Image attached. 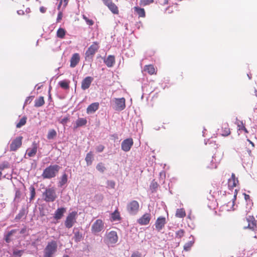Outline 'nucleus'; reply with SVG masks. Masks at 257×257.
I'll return each instance as SVG.
<instances>
[{
  "label": "nucleus",
  "instance_id": "f257e3e1",
  "mask_svg": "<svg viewBox=\"0 0 257 257\" xmlns=\"http://www.w3.org/2000/svg\"><path fill=\"white\" fill-rule=\"evenodd\" d=\"M60 169V167L57 165H50L46 168L42 174L43 179H51L55 177Z\"/></svg>",
  "mask_w": 257,
  "mask_h": 257
},
{
  "label": "nucleus",
  "instance_id": "f03ea898",
  "mask_svg": "<svg viewBox=\"0 0 257 257\" xmlns=\"http://www.w3.org/2000/svg\"><path fill=\"white\" fill-rule=\"evenodd\" d=\"M42 197L46 202H54L57 198L55 189L54 187L47 188L43 192Z\"/></svg>",
  "mask_w": 257,
  "mask_h": 257
},
{
  "label": "nucleus",
  "instance_id": "7ed1b4c3",
  "mask_svg": "<svg viewBox=\"0 0 257 257\" xmlns=\"http://www.w3.org/2000/svg\"><path fill=\"white\" fill-rule=\"evenodd\" d=\"M57 250V243L56 241L49 242L44 250L43 257H53Z\"/></svg>",
  "mask_w": 257,
  "mask_h": 257
},
{
  "label": "nucleus",
  "instance_id": "20e7f679",
  "mask_svg": "<svg viewBox=\"0 0 257 257\" xmlns=\"http://www.w3.org/2000/svg\"><path fill=\"white\" fill-rule=\"evenodd\" d=\"M118 237L116 232L115 231H110L106 233L104 241L106 244L111 245L115 244L118 241Z\"/></svg>",
  "mask_w": 257,
  "mask_h": 257
},
{
  "label": "nucleus",
  "instance_id": "39448f33",
  "mask_svg": "<svg viewBox=\"0 0 257 257\" xmlns=\"http://www.w3.org/2000/svg\"><path fill=\"white\" fill-rule=\"evenodd\" d=\"M104 229V222L100 219L96 220L92 224L91 228L92 233L97 234Z\"/></svg>",
  "mask_w": 257,
  "mask_h": 257
},
{
  "label": "nucleus",
  "instance_id": "423d86ee",
  "mask_svg": "<svg viewBox=\"0 0 257 257\" xmlns=\"http://www.w3.org/2000/svg\"><path fill=\"white\" fill-rule=\"evenodd\" d=\"M99 48V43L97 42H93L92 44L88 48L85 53V59H92L95 53Z\"/></svg>",
  "mask_w": 257,
  "mask_h": 257
},
{
  "label": "nucleus",
  "instance_id": "0eeeda50",
  "mask_svg": "<svg viewBox=\"0 0 257 257\" xmlns=\"http://www.w3.org/2000/svg\"><path fill=\"white\" fill-rule=\"evenodd\" d=\"M140 205L136 200H132L126 206L128 213L132 215L136 214L139 210Z\"/></svg>",
  "mask_w": 257,
  "mask_h": 257
},
{
  "label": "nucleus",
  "instance_id": "6e6552de",
  "mask_svg": "<svg viewBox=\"0 0 257 257\" xmlns=\"http://www.w3.org/2000/svg\"><path fill=\"white\" fill-rule=\"evenodd\" d=\"M77 215L76 211H72L67 215L65 221V225L67 228H70L73 226L76 222Z\"/></svg>",
  "mask_w": 257,
  "mask_h": 257
},
{
  "label": "nucleus",
  "instance_id": "1a4fd4ad",
  "mask_svg": "<svg viewBox=\"0 0 257 257\" xmlns=\"http://www.w3.org/2000/svg\"><path fill=\"white\" fill-rule=\"evenodd\" d=\"M23 137L19 136L16 138L10 145V151H16L22 145Z\"/></svg>",
  "mask_w": 257,
  "mask_h": 257
},
{
  "label": "nucleus",
  "instance_id": "9d476101",
  "mask_svg": "<svg viewBox=\"0 0 257 257\" xmlns=\"http://www.w3.org/2000/svg\"><path fill=\"white\" fill-rule=\"evenodd\" d=\"M114 109L117 111H121L125 108V99L124 97L120 98H114Z\"/></svg>",
  "mask_w": 257,
  "mask_h": 257
},
{
  "label": "nucleus",
  "instance_id": "9b49d317",
  "mask_svg": "<svg viewBox=\"0 0 257 257\" xmlns=\"http://www.w3.org/2000/svg\"><path fill=\"white\" fill-rule=\"evenodd\" d=\"M237 194V191L236 189L234 190V194L233 196L231 195H226L225 196L226 202V206L228 207V210L232 209L234 205L235 201L236 199V196Z\"/></svg>",
  "mask_w": 257,
  "mask_h": 257
},
{
  "label": "nucleus",
  "instance_id": "f8f14e48",
  "mask_svg": "<svg viewBox=\"0 0 257 257\" xmlns=\"http://www.w3.org/2000/svg\"><path fill=\"white\" fill-rule=\"evenodd\" d=\"M134 145V141L132 138H127L124 140L121 144V149L125 152H128Z\"/></svg>",
  "mask_w": 257,
  "mask_h": 257
},
{
  "label": "nucleus",
  "instance_id": "ddd939ff",
  "mask_svg": "<svg viewBox=\"0 0 257 257\" xmlns=\"http://www.w3.org/2000/svg\"><path fill=\"white\" fill-rule=\"evenodd\" d=\"M166 223L165 217L160 216L158 217L155 223L156 229L160 232L164 227Z\"/></svg>",
  "mask_w": 257,
  "mask_h": 257
},
{
  "label": "nucleus",
  "instance_id": "4468645a",
  "mask_svg": "<svg viewBox=\"0 0 257 257\" xmlns=\"http://www.w3.org/2000/svg\"><path fill=\"white\" fill-rule=\"evenodd\" d=\"M151 219V214L150 213H146L139 219L138 223L141 225H146L149 224Z\"/></svg>",
  "mask_w": 257,
  "mask_h": 257
},
{
  "label": "nucleus",
  "instance_id": "2eb2a0df",
  "mask_svg": "<svg viewBox=\"0 0 257 257\" xmlns=\"http://www.w3.org/2000/svg\"><path fill=\"white\" fill-rule=\"evenodd\" d=\"M93 80V77L91 76L86 77L81 82V89L85 90L89 88Z\"/></svg>",
  "mask_w": 257,
  "mask_h": 257
},
{
  "label": "nucleus",
  "instance_id": "dca6fc26",
  "mask_svg": "<svg viewBox=\"0 0 257 257\" xmlns=\"http://www.w3.org/2000/svg\"><path fill=\"white\" fill-rule=\"evenodd\" d=\"M239 183L238 178L234 173H232L231 178L228 180V187L229 189H233Z\"/></svg>",
  "mask_w": 257,
  "mask_h": 257
},
{
  "label": "nucleus",
  "instance_id": "f3484780",
  "mask_svg": "<svg viewBox=\"0 0 257 257\" xmlns=\"http://www.w3.org/2000/svg\"><path fill=\"white\" fill-rule=\"evenodd\" d=\"M246 221L248 222V225L247 227H244V228H249L252 230H254L256 227V220L253 216H248L246 218Z\"/></svg>",
  "mask_w": 257,
  "mask_h": 257
},
{
  "label": "nucleus",
  "instance_id": "a211bd4d",
  "mask_svg": "<svg viewBox=\"0 0 257 257\" xmlns=\"http://www.w3.org/2000/svg\"><path fill=\"white\" fill-rule=\"evenodd\" d=\"M247 141L249 143V145L247 146L246 144H245V147L242 149L243 150V152H246L249 156L252 157V150L254 149L255 147L254 144L249 139H247Z\"/></svg>",
  "mask_w": 257,
  "mask_h": 257
},
{
  "label": "nucleus",
  "instance_id": "6ab92c4d",
  "mask_svg": "<svg viewBox=\"0 0 257 257\" xmlns=\"http://www.w3.org/2000/svg\"><path fill=\"white\" fill-rule=\"evenodd\" d=\"M80 57L78 53H76L73 54L70 59V67H75L78 64V63L80 61Z\"/></svg>",
  "mask_w": 257,
  "mask_h": 257
},
{
  "label": "nucleus",
  "instance_id": "aec40b11",
  "mask_svg": "<svg viewBox=\"0 0 257 257\" xmlns=\"http://www.w3.org/2000/svg\"><path fill=\"white\" fill-rule=\"evenodd\" d=\"M230 133L228 124L227 123H223L220 130V135L223 137H227L230 134Z\"/></svg>",
  "mask_w": 257,
  "mask_h": 257
},
{
  "label": "nucleus",
  "instance_id": "412c9836",
  "mask_svg": "<svg viewBox=\"0 0 257 257\" xmlns=\"http://www.w3.org/2000/svg\"><path fill=\"white\" fill-rule=\"evenodd\" d=\"M38 145L33 143L32 144V147L31 148H29L27 150V154L29 157H34L37 152L38 150Z\"/></svg>",
  "mask_w": 257,
  "mask_h": 257
},
{
  "label": "nucleus",
  "instance_id": "4be33fe9",
  "mask_svg": "<svg viewBox=\"0 0 257 257\" xmlns=\"http://www.w3.org/2000/svg\"><path fill=\"white\" fill-rule=\"evenodd\" d=\"M66 211V209L65 208L62 207L58 208L55 212L54 218L56 220L60 219Z\"/></svg>",
  "mask_w": 257,
  "mask_h": 257
},
{
  "label": "nucleus",
  "instance_id": "5701e85b",
  "mask_svg": "<svg viewBox=\"0 0 257 257\" xmlns=\"http://www.w3.org/2000/svg\"><path fill=\"white\" fill-rule=\"evenodd\" d=\"M99 103L98 102H94L90 104L86 109V112L88 114H90L95 112L99 108Z\"/></svg>",
  "mask_w": 257,
  "mask_h": 257
},
{
  "label": "nucleus",
  "instance_id": "b1692460",
  "mask_svg": "<svg viewBox=\"0 0 257 257\" xmlns=\"http://www.w3.org/2000/svg\"><path fill=\"white\" fill-rule=\"evenodd\" d=\"M144 71L147 72L149 74L152 75L156 74L157 69L153 65H147L144 66Z\"/></svg>",
  "mask_w": 257,
  "mask_h": 257
},
{
  "label": "nucleus",
  "instance_id": "393cba45",
  "mask_svg": "<svg viewBox=\"0 0 257 257\" xmlns=\"http://www.w3.org/2000/svg\"><path fill=\"white\" fill-rule=\"evenodd\" d=\"M134 9L139 18H145L146 17V12L144 8L136 6L134 8Z\"/></svg>",
  "mask_w": 257,
  "mask_h": 257
},
{
  "label": "nucleus",
  "instance_id": "a878e982",
  "mask_svg": "<svg viewBox=\"0 0 257 257\" xmlns=\"http://www.w3.org/2000/svg\"><path fill=\"white\" fill-rule=\"evenodd\" d=\"M104 63L108 67H111L115 63V58L112 55H109L104 60Z\"/></svg>",
  "mask_w": 257,
  "mask_h": 257
},
{
  "label": "nucleus",
  "instance_id": "bb28decb",
  "mask_svg": "<svg viewBox=\"0 0 257 257\" xmlns=\"http://www.w3.org/2000/svg\"><path fill=\"white\" fill-rule=\"evenodd\" d=\"M93 160V155L91 151L89 152L86 154L85 160L86 162L87 165H91L92 163Z\"/></svg>",
  "mask_w": 257,
  "mask_h": 257
},
{
  "label": "nucleus",
  "instance_id": "cd10ccee",
  "mask_svg": "<svg viewBox=\"0 0 257 257\" xmlns=\"http://www.w3.org/2000/svg\"><path fill=\"white\" fill-rule=\"evenodd\" d=\"M45 103L44 98L43 96H40L35 100V106L39 107L43 105Z\"/></svg>",
  "mask_w": 257,
  "mask_h": 257
},
{
  "label": "nucleus",
  "instance_id": "c85d7f7f",
  "mask_svg": "<svg viewBox=\"0 0 257 257\" xmlns=\"http://www.w3.org/2000/svg\"><path fill=\"white\" fill-rule=\"evenodd\" d=\"M218 163L215 162L213 160V158L210 161L206 162V166L209 169H216L217 167Z\"/></svg>",
  "mask_w": 257,
  "mask_h": 257
},
{
  "label": "nucleus",
  "instance_id": "c756f323",
  "mask_svg": "<svg viewBox=\"0 0 257 257\" xmlns=\"http://www.w3.org/2000/svg\"><path fill=\"white\" fill-rule=\"evenodd\" d=\"M186 212L184 208L177 209L176 212V216L178 218H184L186 216Z\"/></svg>",
  "mask_w": 257,
  "mask_h": 257
},
{
  "label": "nucleus",
  "instance_id": "7c9ffc66",
  "mask_svg": "<svg viewBox=\"0 0 257 257\" xmlns=\"http://www.w3.org/2000/svg\"><path fill=\"white\" fill-rule=\"evenodd\" d=\"M87 123V120L85 118H79L76 121V127L85 125Z\"/></svg>",
  "mask_w": 257,
  "mask_h": 257
},
{
  "label": "nucleus",
  "instance_id": "2f4dec72",
  "mask_svg": "<svg viewBox=\"0 0 257 257\" xmlns=\"http://www.w3.org/2000/svg\"><path fill=\"white\" fill-rule=\"evenodd\" d=\"M66 31L64 29L60 28L58 29L56 33L57 37L60 39H63L66 35Z\"/></svg>",
  "mask_w": 257,
  "mask_h": 257
},
{
  "label": "nucleus",
  "instance_id": "473e14b6",
  "mask_svg": "<svg viewBox=\"0 0 257 257\" xmlns=\"http://www.w3.org/2000/svg\"><path fill=\"white\" fill-rule=\"evenodd\" d=\"M108 8L113 14H118V8L114 3L112 2L110 6L108 7Z\"/></svg>",
  "mask_w": 257,
  "mask_h": 257
},
{
  "label": "nucleus",
  "instance_id": "72a5a7b5",
  "mask_svg": "<svg viewBox=\"0 0 257 257\" xmlns=\"http://www.w3.org/2000/svg\"><path fill=\"white\" fill-rule=\"evenodd\" d=\"M111 218L113 221H119L121 219L119 212L117 210H115L111 213Z\"/></svg>",
  "mask_w": 257,
  "mask_h": 257
},
{
  "label": "nucleus",
  "instance_id": "f704fd0d",
  "mask_svg": "<svg viewBox=\"0 0 257 257\" xmlns=\"http://www.w3.org/2000/svg\"><path fill=\"white\" fill-rule=\"evenodd\" d=\"M70 81L68 80H64L61 81L59 82L60 86L64 89H69Z\"/></svg>",
  "mask_w": 257,
  "mask_h": 257
},
{
  "label": "nucleus",
  "instance_id": "c9c22d12",
  "mask_svg": "<svg viewBox=\"0 0 257 257\" xmlns=\"http://www.w3.org/2000/svg\"><path fill=\"white\" fill-rule=\"evenodd\" d=\"M83 238L82 234L79 231H76L74 232L73 239L76 242L80 241Z\"/></svg>",
  "mask_w": 257,
  "mask_h": 257
},
{
  "label": "nucleus",
  "instance_id": "e433bc0d",
  "mask_svg": "<svg viewBox=\"0 0 257 257\" xmlns=\"http://www.w3.org/2000/svg\"><path fill=\"white\" fill-rule=\"evenodd\" d=\"M57 136V133L54 129L50 130L48 133L47 138L48 140L53 139Z\"/></svg>",
  "mask_w": 257,
  "mask_h": 257
},
{
  "label": "nucleus",
  "instance_id": "4c0bfd02",
  "mask_svg": "<svg viewBox=\"0 0 257 257\" xmlns=\"http://www.w3.org/2000/svg\"><path fill=\"white\" fill-rule=\"evenodd\" d=\"M67 175L66 174H64L62 175L61 178V180L59 182V186L60 187H62L67 182Z\"/></svg>",
  "mask_w": 257,
  "mask_h": 257
},
{
  "label": "nucleus",
  "instance_id": "58836bf2",
  "mask_svg": "<svg viewBox=\"0 0 257 257\" xmlns=\"http://www.w3.org/2000/svg\"><path fill=\"white\" fill-rule=\"evenodd\" d=\"M27 117L25 116H23L19 121V122L16 124L17 128H20L22 126L24 125L27 122Z\"/></svg>",
  "mask_w": 257,
  "mask_h": 257
},
{
  "label": "nucleus",
  "instance_id": "ea45409f",
  "mask_svg": "<svg viewBox=\"0 0 257 257\" xmlns=\"http://www.w3.org/2000/svg\"><path fill=\"white\" fill-rule=\"evenodd\" d=\"M194 243V241L191 240L186 243L184 245V250L186 251H189Z\"/></svg>",
  "mask_w": 257,
  "mask_h": 257
},
{
  "label": "nucleus",
  "instance_id": "a19ab883",
  "mask_svg": "<svg viewBox=\"0 0 257 257\" xmlns=\"http://www.w3.org/2000/svg\"><path fill=\"white\" fill-rule=\"evenodd\" d=\"M29 189H30V194H31V197L30 198V201H31L32 200H33L34 199V198L35 197V195H36L35 188L34 186H31L30 187Z\"/></svg>",
  "mask_w": 257,
  "mask_h": 257
},
{
  "label": "nucleus",
  "instance_id": "79ce46f5",
  "mask_svg": "<svg viewBox=\"0 0 257 257\" xmlns=\"http://www.w3.org/2000/svg\"><path fill=\"white\" fill-rule=\"evenodd\" d=\"M96 169L100 172L103 173L106 169L104 165L102 164V163H99L96 167Z\"/></svg>",
  "mask_w": 257,
  "mask_h": 257
},
{
  "label": "nucleus",
  "instance_id": "37998d69",
  "mask_svg": "<svg viewBox=\"0 0 257 257\" xmlns=\"http://www.w3.org/2000/svg\"><path fill=\"white\" fill-rule=\"evenodd\" d=\"M154 0H140V5L142 6H146L153 3Z\"/></svg>",
  "mask_w": 257,
  "mask_h": 257
},
{
  "label": "nucleus",
  "instance_id": "c03bdc74",
  "mask_svg": "<svg viewBox=\"0 0 257 257\" xmlns=\"http://www.w3.org/2000/svg\"><path fill=\"white\" fill-rule=\"evenodd\" d=\"M185 231L183 229H180L176 232V237L181 238L184 235Z\"/></svg>",
  "mask_w": 257,
  "mask_h": 257
},
{
  "label": "nucleus",
  "instance_id": "a18cd8bd",
  "mask_svg": "<svg viewBox=\"0 0 257 257\" xmlns=\"http://www.w3.org/2000/svg\"><path fill=\"white\" fill-rule=\"evenodd\" d=\"M9 167V164L7 162H4L0 165V170L3 171L5 169L8 168Z\"/></svg>",
  "mask_w": 257,
  "mask_h": 257
},
{
  "label": "nucleus",
  "instance_id": "49530a36",
  "mask_svg": "<svg viewBox=\"0 0 257 257\" xmlns=\"http://www.w3.org/2000/svg\"><path fill=\"white\" fill-rule=\"evenodd\" d=\"M60 2L58 6V9L59 10L60 7H61L63 3V0H59ZM64 4H63V8H66V7L67 6L69 0H63Z\"/></svg>",
  "mask_w": 257,
  "mask_h": 257
},
{
  "label": "nucleus",
  "instance_id": "de8ad7c7",
  "mask_svg": "<svg viewBox=\"0 0 257 257\" xmlns=\"http://www.w3.org/2000/svg\"><path fill=\"white\" fill-rule=\"evenodd\" d=\"M83 18L88 25L92 26L94 24V22L92 20L88 19L85 15L83 16Z\"/></svg>",
  "mask_w": 257,
  "mask_h": 257
},
{
  "label": "nucleus",
  "instance_id": "09e8293b",
  "mask_svg": "<svg viewBox=\"0 0 257 257\" xmlns=\"http://www.w3.org/2000/svg\"><path fill=\"white\" fill-rule=\"evenodd\" d=\"M69 121V116H66L63 119H62L60 121V123L63 124V125H65L66 123Z\"/></svg>",
  "mask_w": 257,
  "mask_h": 257
},
{
  "label": "nucleus",
  "instance_id": "8fccbe9b",
  "mask_svg": "<svg viewBox=\"0 0 257 257\" xmlns=\"http://www.w3.org/2000/svg\"><path fill=\"white\" fill-rule=\"evenodd\" d=\"M24 252L22 250H14L13 252V254L16 256H21Z\"/></svg>",
  "mask_w": 257,
  "mask_h": 257
},
{
  "label": "nucleus",
  "instance_id": "3c124183",
  "mask_svg": "<svg viewBox=\"0 0 257 257\" xmlns=\"http://www.w3.org/2000/svg\"><path fill=\"white\" fill-rule=\"evenodd\" d=\"M96 149L97 152H101L104 149V146L102 145H100L96 147Z\"/></svg>",
  "mask_w": 257,
  "mask_h": 257
},
{
  "label": "nucleus",
  "instance_id": "603ef678",
  "mask_svg": "<svg viewBox=\"0 0 257 257\" xmlns=\"http://www.w3.org/2000/svg\"><path fill=\"white\" fill-rule=\"evenodd\" d=\"M104 4L107 6V7L110 6V5L112 3V1L111 0H102Z\"/></svg>",
  "mask_w": 257,
  "mask_h": 257
},
{
  "label": "nucleus",
  "instance_id": "864d4df0",
  "mask_svg": "<svg viewBox=\"0 0 257 257\" xmlns=\"http://www.w3.org/2000/svg\"><path fill=\"white\" fill-rule=\"evenodd\" d=\"M237 126L238 130H243V127H245L242 121H240L239 123L237 124Z\"/></svg>",
  "mask_w": 257,
  "mask_h": 257
},
{
  "label": "nucleus",
  "instance_id": "5fc2aeb1",
  "mask_svg": "<svg viewBox=\"0 0 257 257\" xmlns=\"http://www.w3.org/2000/svg\"><path fill=\"white\" fill-rule=\"evenodd\" d=\"M131 257H141V253L137 251L132 253Z\"/></svg>",
  "mask_w": 257,
  "mask_h": 257
},
{
  "label": "nucleus",
  "instance_id": "6e6d98bb",
  "mask_svg": "<svg viewBox=\"0 0 257 257\" xmlns=\"http://www.w3.org/2000/svg\"><path fill=\"white\" fill-rule=\"evenodd\" d=\"M17 230L16 229H13L9 231L7 234V235L8 236V237H10L14 233H16Z\"/></svg>",
  "mask_w": 257,
  "mask_h": 257
},
{
  "label": "nucleus",
  "instance_id": "4d7b16f0",
  "mask_svg": "<svg viewBox=\"0 0 257 257\" xmlns=\"http://www.w3.org/2000/svg\"><path fill=\"white\" fill-rule=\"evenodd\" d=\"M24 213L23 212L19 213L15 217V219L17 220H20L23 216Z\"/></svg>",
  "mask_w": 257,
  "mask_h": 257
},
{
  "label": "nucleus",
  "instance_id": "13d9d810",
  "mask_svg": "<svg viewBox=\"0 0 257 257\" xmlns=\"http://www.w3.org/2000/svg\"><path fill=\"white\" fill-rule=\"evenodd\" d=\"M157 187H158L157 183L156 182H152V183H151V187H152L154 189H156L157 188Z\"/></svg>",
  "mask_w": 257,
  "mask_h": 257
},
{
  "label": "nucleus",
  "instance_id": "bf43d9fd",
  "mask_svg": "<svg viewBox=\"0 0 257 257\" xmlns=\"http://www.w3.org/2000/svg\"><path fill=\"white\" fill-rule=\"evenodd\" d=\"M21 195V193L20 190H17L15 194V198H20Z\"/></svg>",
  "mask_w": 257,
  "mask_h": 257
},
{
  "label": "nucleus",
  "instance_id": "052dcab7",
  "mask_svg": "<svg viewBox=\"0 0 257 257\" xmlns=\"http://www.w3.org/2000/svg\"><path fill=\"white\" fill-rule=\"evenodd\" d=\"M62 13L60 12L59 13V14L58 15L57 21L58 22L60 21L62 19Z\"/></svg>",
  "mask_w": 257,
  "mask_h": 257
},
{
  "label": "nucleus",
  "instance_id": "680f3d73",
  "mask_svg": "<svg viewBox=\"0 0 257 257\" xmlns=\"http://www.w3.org/2000/svg\"><path fill=\"white\" fill-rule=\"evenodd\" d=\"M171 0H164L163 2L161 3L162 5H165L168 4H170V2H169Z\"/></svg>",
  "mask_w": 257,
  "mask_h": 257
},
{
  "label": "nucleus",
  "instance_id": "e2e57ef3",
  "mask_svg": "<svg viewBox=\"0 0 257 257\" xmlns=\"http://www.w3.org/2000/svg\"><path fill=\"white\" fill-rule=\"evenodd\" d=\"M40 11L42 13H45L46 11V8H45V7H40Z\"/></svg>",
  "mask_w": 257,
  "mask_h": 257
},
{
  "label": "nucleus",
  "instance_id": "0e129e2a",
  "mask_svg": "<svg viewBox=\"0 0 257 257\" xmlns=\"http://www.w3.org/2000/svg\"><path fill=\"white\" fill-rule=\"evenodd\" d=\"M5 240L7 242V243H9L11 242V237H8V235H6L5 236Z\"/></svg>",
  "mask_w": 257,
  "mask_h": 257
},
{
  "label": "nucleus",
  "instance_id": "69168bd1",
  "mask_svg": "<svg viewBox=\"0 0 257 257\" xmlns=\"http://www.w3.org/2000/svg\"><path fill=\"white\" fill-rule=\"evenodd\" d=\"M244 199L246 201L250 200V196L245 193L244 194Z\"/></svg>",
  "mask_w": 257,
  "mask_h": 257
},
{
  "label": "nucleus",
  "instance_id": "338daca9",
  "mask_svg": "<svg viewBox=\"0 0 257 257\" xmlns=\"http://www.w3.org/2000/svg\"><path fill=\"white\" fill-rule=\"evenodd\" d=\"M243 131H244V132H245V133L246 134H248V131H247V130L245 128V127H243Z\"/></svg>",
  "mask_w": 257,
  "mask_h": 257
},
{
  "label": "nucleus",
  "instance_id": "774afa93",
  "mask_svg": "<svg viewBox=\"0 0 257 257\" xmlns=\"http://www.w3.org/2000/svg\"><path fill=\"white\" fill-rule=\"evenodd\" d=\"M25 230H26V229H22L21 230L20 233H24V232H25Z\"/></svg>",
  "mask_w": 257,
  "mask_h": 257
}]
</instances>
